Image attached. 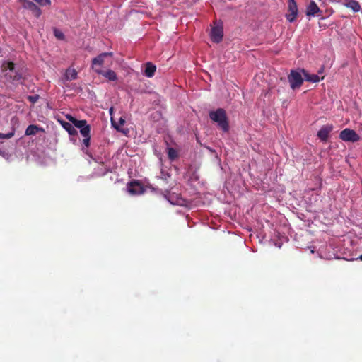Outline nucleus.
<instances>
[{"label":"nucleus","instance_id":"obj_1","mask_svg":"<svg viewBox=\"0 0 362 362\" xmlns=\"http://www.w3.org/2000/svg\"><path fill=\"white\" fill-rule=\"evenodd\" d=\"M209 118L216 122L218 127L221 128L224 132L229 130V124L226 112L223 108H218L215 111L209 112Z\"/></svg>","mask_w":362,"mask_h":362},{"label":"nucleus","instance_id":"obj_2","mask_svg":"<svg viewBox=\"0 0 362 362\" xmlns=\"http://www.w3.org/2000/svg\"><path fill=\"white\" fill-rule=\"evenodd\" d=\"M288 80L293 90L300 88L303 83V78L300 72L296 70L291 71L290 74L288 76Z\"/></svg>","mask_w":362,"mask_h":362},{"label":"nucleus","instance_id":"obj_3","mask_svg":"<svg viewBox=\"0 0 362 362\" xmlns=\"http://www.w3.org/2000/svg\"><path fill=\"white\" fill-rule=\"evenodd\" d=\"M339 139L346 142H356L361 139L359 135L349 128H346L340 132Z\"/></svg>","mask_w":362,"mask_h":362},{"label":"nucleus","instance_id":"obj_4","mask_svg":"<svg viewBox=\"0 0 362 362\" xmlns=\"http://www.w3.org/2000/svg\"><path fill=\"white\" fill-rule=\"evenodd\" d=\"M112 56V52H103L93 58L92 60V69L93 71L96 73L97 69H102L101 66L104 64L105 58Z\"/></svg>","mask_w":362,"mask_h":362},{"label":"nucleus","instance_id":"obj_5","mask_svg":"<svg viewBox=\"0 0 362 362\" xmlns=\"http://www.w3.org/2000/svg\"><path fill=\"white\" fill-rule=\"evenodd\" d=\"M288 13L286 14V19L289 22H293L298 13V9L295 0H288Z\"/></svg>","mask_w":362,"mask_h":362},{"label":"nucleus","instance_id":"obj_6","mask_svg":"<svg viewBox=\"0 0 362 362\" xmlns=\"http://www.w3.org/2000/svg\"><path fill=\"white\" fill-rule=\"evenodd\" d=\"M20 1L22 4L23 7L25 9L30 10L36 18H39L40 16L41 10L36 4H35L33 2L29 0Z\"/></svg>","mask_w":362,"mask_h":362},{"label":"nucleus","instance_id":"obj_7","mask_svg":"<svg viewBox=\"0 0 362 362\" xmlns=\"http://www.w3.org/2000/svg\"><path fill=\"white\" fill-rule=\"evenodd\" d=\"M127 191L132 195H137L142 194L144 189L138 181H132L127 185Z\"/></svg>","mask_w":362,"mask_h":362},{"label":"nucleus","instance_id":"obj_8","mask_svg":"<svg viewBox=\"0 0 362 362\" xmlns=\"http://www.w3.org/2000/svg\"><path fill=\"white\" fill-rule=\"evenodd\" d=\"M223 37V30L221 26H215L211 31V40L212 42L218 43Z\"/></svg>","mask_w":362,"mask_h":362},{"label":"nucleus","instance_id":"obj_9","mask_svg":"<svg viewBox=\"0 0 362 362\" xmlns=\"http://www.w3.org/2000/svg\"><path fill=\"white\" fill-rule=\"evenodd\" d=\"M333 126L332 124L324 125L317 132V136L320 140L326 141L329 137V133L332 131Z\"/></svg>","mask_w":362,"mask_h":362},{"label":"nucleus","instance_id":"obj_10","mask_svg":"<svg viewBox=\"0 0 362 362\" xmlns=\"http://www.w3.org/2000/svg\"><path fill=\"white\" fill-rule=\"evenodd\" d=\"M96 73L99 75H102L110 81H116L118 78L117 74L111 69H108L107 71H103V69H97Z\"/></svg>","mask_w":362,"mask_h":362},{"label":"nucleus","instance_id":"obj_11","mask_svg":"<svg viewBox=\"0 0 362 362\" xmlns=\"http://www.w3.org/2000/svg\"><path fill=\"white\" fill-rule=\"evenodd\" d=\"M319 13H322L317 5L314 1H311L306 8V15L315 16Z\"/></svg>","mask_w":362,"mask_h":362},{"label":"nucleus","instance_id":"obj_12","mask_svg":"<svg viewBox=\"0 0 362 362\" xmlns=\"http://www.w3.org/2000/svg\"><path fill=\"white\" fill-rule=\"evenodd\" d=\"M39 132H44L45 129L42 127H38L37 125L30 124L26 128L25 135L33 136L35 135Z\"/></svg>","mask_w":362,"mask_h":362},{"label":"nucleus","instance_id":"obj_13","mask_svg":"<svg viewBox=\"0 0 362 362\" xmlns=\"http://www.w3.org/2000/svg\"><path fill=\"white\" fill-rule=\"evenodd\" d=\"M66 117L68 120L73 124L74 127L78 129H81L88 124L87 121L85 119L78 120L70 115H67Z\"/></svg>","mask_w":362,"mask_h":362},{"label":"nucleus","instance_id":"obj_14","mask_svg":"<svg viewBox=\"0 0 362 362\" xmlns=\"http://www.w3.org/2000/svg\"><path fill=\"white\" fill-rule=\"evenodd\" d=\"M300 71L303 73L305 81L311 83H316L320 81V79L324 78V77L320 78V76L317 74H310L305 69H301Z\"/></svg>","mask_w":362,"mask_h":362},{"label":"nucleus","instance_id":"obj_15","mask_svg":"<svg viewBox=\"0 0 362 362\" xmlns=\"http://www.w3.org/2000/svg\"><path fill=\"white\" fill-rule=\"evenodd\" d=\"M61 125L68 132V133L71 136L77 135L78 132L74 128L73 124L71 122H68L65 121H60Z\"/></svg>","mask_w":362,"mask_h":362},{"label":"nucleus","instance_id":"obj_16","mask_svg":"<svg viewBox=\"0 0 362 362\" xmlns=\"http://www.w3.org/2000/svg\"><path fill=\"white\" fill-rule=\"evenodd\" d=\"M156 70V66L152 63L148 62L146 64L144 74L147 77H152L154 75Z\"/></svg>","mask_w":362,"mask_h":362},{"label":"nucleus","instance_id":"obj_17","mask_svg":"<svg viewBox=\"0 0 362 362\" xmlns=\"http://www.w3.org/2000/svg\"><path fill=\"white\" fill-rule=\"evenodd\" d=\"M77 78V72L75 69H66L65 74H64V79L65 81H71L76 79Z\"/></svg>","mask_w":362,"mask_h":362},{"label":"nucleus","instance_id":"obj_18","mask_svg":"<svg viewBox=\"0 0 362 362\" xmlns=\"http://www.w3.org/2000/svg\"><path fill=\"white\" fill-rule=\"evenodd\" d=\"M345 5L347 8L352 9L354 12H358L361 9L359 3L355 0H348Z\"/></svg>","mask_w":362,"mask_h":362},{"label":"nucleus","instance_id":"obj_19","mask_svg":"<svg viewBox=\"0 0 362 362\" xmlns=\"http://www.w3.org/2000/svg\"><path fill=\"white\" fill-rule=\"evenodd\" d=\"M10 78L13 81H18L23 78L22 74L20 71H14L9 75Z\"/></svg>","mask_w":362,"mask_h":362},{"label":"nucleus","instance_id":"obj_20","mask_svg":"<svg viewBox=\"0 0 362 362\" xmlns=\"http://www.w3.org/2000/svg\"><path fill=\"white\" fill-rule=\"evenodd\" d=\"M81 134L85 138L90 136V127L89 124H87L84 127L80 129Z\"/></svg>","mask_w":362,"mask_h":362},{"label":"nucleus","instance_id":"obj_21","mask_svg":"<svg viewBox=\"0 0 362 362\" xmlns=\"http://www.w3.org/2000/svg\"><path fill=\"white\" fill-rule=\"evenodd\" d=\"M112 125L119 132H122V130L119 129V126L124 125L125 123V119L122 117H120L118 122V124H117L115 122L113 121V119H111Z\"/></svg>","mask_w":362,"mask_h":362},{"label":"nucleus","instance_id":"obj_22","mask_svg":"<svg viewBox=\"0 0 362 362\" xmlns=\"http://www.w3.org/2000/svg\"><path fill=\"white\" fill-rule=\"evenodd\" d=\"M168 156L170 160H173L177 157V153L175 149L169 148L168 151Z\"/></svg>","mask_w":362,"mask_h":362},{"label":"nucleus","instance_id":"obj_23","mask_svg":"<svg viewBox=\"0 0 362 362\" xmlns=\"http://www.w3.org/2000/svg\"><path fill=\"white\" fill-rule=\"evenodd\" d=\"M15 134V130L13 129L12 132L8 133V134H3L0 133V139H8L12 138Z\"/></svg>","mask_w":362,"mask_h":362},{"label":"nucleus","instance_id":"obj_24","mask_svg":"<svg viewBox=\"0 0 362 362\" xmlns=\"http://www.w3.org/2000/svg\"><path fill=\"white\" fill-rule=\"evenodd\" d=\"M54 35L58 40H63L64 39V33L58 29L54 30Z\"/></svg>","mask_w":362,"mask_h":362},{"label":"nucleus","instance_id":"obj_25","mask_svg":"<svg viewBox=\"0 0 362 362\" xmlns=\"http://www.w3.org/2000/svg\"><path fill=\"white\" fill-rule=\"evenodd\" d=\"M0 156L7 160H9L11 158V154L8 151L1 150V148H0Z\"/></svg>","mask_w":362,"mask_h":362},{"label":"nucleus","instance_id":"obj_26","mask_svg":"<svg viewBox=\"0 0 362 362\" xmlns=\"http://www.w3.org/2000/svg\"><path fill=\"white\" fill-rule=\"evenodd\" d=\"M39 95H29L28 97V100L32 103L33 104L35 103L39 100Z\"/></svg>","mask_w":362,"mask_h":362},{"label":"nucleus","instance_id":"obj_27","mask_svg":"<svg viewBox=\"0 0 362 362\" xmlns=\"http://www.w3.org/2000/svg\"><path fill=\"white\" fill-rule=\"evenodd\" d=\"M83 144L86 147V148H88L90 146V136H88V137H85L83 139Z\"/></svg>","mask_w":362,"mask_h":362},{"label":"nucleus","instance_id":"obj_28","mask_svg":"<svg viewBox=\"0 0 362 362\" xmlns=\"http://www.w3.org/2000/svg\"><path fill=\"white\" fill-rule=\"evenodd\" d=\"M7 69L12 73L15 70V64L14 63H13L12 62H8L7 64Z\"/></svg>","mask_w":362,"mask_h":362},{"label":"nucleus","instance_id":"obj_29","mask_svg":"<svg viewBox=\"0 0 362 362\" xmlns=\"http://www.w3.org/2000/svg\"><path fill=\"white\" fill-rule=\"evenodd\" d=\"M322 71H323V69H321L320 70H319L318 73H319V74H322Z\"/></svg>","mask_w":362,"mask_h":362},{"label":"nucleus","instance_id":"obj_30","mask_svg":"<svg viewBox=\"0 0 362 362\" xmlns=\"http://www.w3.org/2000/svg\"><path fill=\"white\" fill-rule=\"evenodd\" d=\"M358 259L362 261V255L359 256Z\"/></svg>","mask_w":362,"mask_h":362}]
</instances>
